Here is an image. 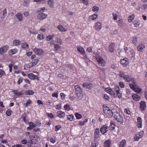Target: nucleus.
<instances>
[{"label": "nucleus", "instance_id": "2f4dec72", "mask_svg": "<svg viewBox=\"0 0 147 147\" xmlns=\"http://www.w3.org/2000/svg\"><path fill=\"white\" fill-rule=\"evenodd\" d=\"M20 41L18 40H15L13 42V44L14 45L17 46L20 45Z\"/></svg>", "mask_w": 147, "mask_h": 147}, {"label": "nucleus", "instance_id": "58836bf2", "mask_svg": "<svg viewBox=\"0 0 147 147\" xmlns=\"http://www.w3.org/2000/svg\"><path fill=\"white\" fill-rule=\"evenodd\" d=\"M100 133L99 129L98 128H96L94 132V135H99Z\"/></svg>", "mask_w": 147, "mask_h": 147}, {"label": "nucleus", "instance_id": "79ce46f5", "mask_svg": "<svg viewBox=\"0 0 147 147\" xmlns=\"http://www.w3.org/2000/svg\"><path fill=\"white\" fill-rule=\"evenodd\" d=\"M38 39L41 40L43 39L44 38L43 35L41 34H38L37 37Z\"/></svg>", "mask_w": 147, "mask_h": 147}, {"label": "nucleus", "instance_id": "a878e982", "mask_svg": "<svg viewBox=\"0 0 147 147\" xmlns=\"http://www.w3.org/2000/svg\"><path fill=\"white\" fill-rule=\"evenodd\" d=\"M48 4L51 8L54 7V2L53 0H49L48 1Z\"/></svg>", "mask_w": 147, "mask_h": 147}, {"label": "nucleus", "instance_id": "cd10ccee", "mask_svg": "<svg viewBox=\"0 0 147 147\" xmlns=\"http://www.w3.org/2000/svg\"><path fill=\"white\" fill-rule=\"evenodd\" d=\"M111 142L109 140L105 141L104 143L105 147H109L111 144Z\"/></svg>", "mask_w": 147, "mask_h": 147}, {"label": "nucleus", "instance_id": "b1692460", "mask_svg": "<svg viewBox=\"0 0 147 147\" xmlns=\"http://www.w3.org/2000/svg\"><path fill=\"white\" fill-rule=\"evenodd\" d=\"M28 77L30 79L33 80L36 79L37 76L34 75L32 73L29 74L28 75Z\"/></svg>", "mask_w": 147, "mask_h": 147}, {"label": "nucleus", "instance_id": "72a5a7b5", "mask_svg": "<svg viewBox=\"0 0 147 147\" xmlns=\"http://www.w3.org/2000/svg\"><path fill=\"white\" fill-rule=\"evenodd\" d=\"M126 144V141L125 140H123L120 143L119 146L120 147H124Z\"/></svg>", "mask_w": 147, "mask_h": 147}, {"label": "nucleus", "instance_id": "a211bd4d", "mask_svg": "<svg viewBox=\"0 0 147 147\" xmlns=\"http://www.w3.org/2000/svg\"><path fill=\"white\" fill-rule=\"evenodd\" d=\"M57 116L60 118H62L65 115V113L62 111H59L57 112Z\"/></svg>", "mask_w": 147, "mask_h": 147}, {"label": "nucleus", "instance_id": "5fc2aeb1", "mask_svg": "<svg viewBox=\"0 0 147 147\" xmlns=\"http://www.w3.org/2000/svg\"><path fill=\"white\" fill-rule=\"evenodd\" d=\"M113 18L114 20H117V15L116 13H113Z\"/></svg>", "mask_w": 147, "mask_h": 147}, {"label": "nucleus", "instance_id": "412c9836", "mask_svg": "<svg viewBox=\"0 0 147 147\" xmlns=\"http://www.w3.org/2000/svg\"><path fill=\"white\" fill-rule=\"evenodd\" d=\"M115 125L113 121H111L110 122V125L109 127V128L110 130H113L115 129Z\"/></svg>", "mask_w": 147, "mask_h": 147}, {"label": "nucleus", "instance_id": "f8f14e48", "mask_svg": "<svg viewBox=\"0 0 147 147\" xmlns=\"http://www.w3.org/2000/svg\"><path fill=\"white\" fill-rule=\"evenodd\" d=\"M140 109L143 111L144 110L146 107L145 102L144 101H142L140 102Z\"/></svg>", "mask_w": 147, "mask_h": 147}, {"label": "nucleus", "instance_id": "e2e57ef3", "mask_svg": "<svg viewBox=\"0 0 147 147\" xmlns=\"http://www.w3.org/2000/svg\"><path fill=\"white\" fill-rule=\"evenodd\" d=\"M21 143L24 144H27V140L26 139H23L21 141Z\"/></svg>", "mask_w": 147, "mask_h": 147}, {"label": "nucleus", "instance_id": "39448f33", "mask_svg": "<svg viewBox=\"0 0 147 147\" xmlns=\"http://www.w3.org/2000/svg\"><path fill=\"white\" fill-rule=\"evenodd\" d=\"M96 59L99 63L100 66H103L104 64L105 61L101 57L98 56L96 57Z\"/></svg>", "mask_w": 147, "mask_h": 147}, {"label": "nucleus", "instance_id": "6ab92c4d", "mask_svg": "<svg viewBox=\"0 0 147 147\" xmlns=\"http://www.w3.org/2000/svg\"><path fill=\"white\" fill-rule=\"evenodd\" d=\"M115 43H111L109 47V50L111 52H113L115 48Z\"/></svg>", "mask_w": 147, "mask_h": 147}, {"label": "nucleus", "instance_id": "473e14b6", "mask_svg": "<svg viewBox=\"0 0 147 147\" xmlns=\"http://www.w3.org/2000/svg\"><path fill=\"white\" fill-rule=\"evenodd\" d=\"M58 28L59 30L61 32H65L66 30H65L63 27L61 25L58 26L57 27Z\"/></svg>", "mask_w": 147, "mask_h": 147}, {"label": "nucleus", "instance_id": "37998d69", "mask_svg": "<svg viewBox=\"0 0 147 147\" xmlns=\"http://www.w3.org/2000/svg\"><path fill=\"white\" fill-rule=\"evenodd\" d=\"M61 128V125H58L55 126V131H57L58 130L60 129Z\"/></svg>", "mask_w": 147, "mask_h": 147}, {"label": "nucleus", "instance_id": "3c124183", "mask_svg": "<svg viewBox=\"0 0 147 147\" xmlns=\"http://www.w3.org/2000/svg\"><path fill=\"white\" fill-rule=\"evenodd\" d=\"M137 38L136 37H134L133 38L132 42L135 45L136 43L137 42Z\"/></svg>", "mask_w": 147, "mask_h": 147}, {"label": "nucleus", "instance_id": "aec40b11", "mask_svg": "<svg viewBox=\"0 0 147 147\" xmlns=\"http://www.w3.org/2000/svg\"><path fill=\"white\" fill-rule=\"evenodd\" d=\"M132 97L133 99L136 101H139L140 99V98L137 94H132Z\"/></svg>", "mask_w": 147, "mask_h": 147}, {"label": "nucleus", "instance_id": "a19ab883", "mask_svg": "<svg viewBox=\"0 0 147 147\" xmlns=\"http://www.w3.org/2000/svg\"><path fill=\"white\" fill-rule=\"evenodd\" d=\"M75 116L77 119H80L82 117V115L78 113H75Z\"/></svg>", "mask_w": 147, "mask_h": 147}, {"label": "nucleus", "instance_id": "1a4fd4ad", "mask_svg": "<svg viewBox=\"0 0 147 147\" xmlns=\"http://www.w3.org/2000/svg\"><path fill=\"white\" fill-rule=\"evenodd\" d=\"M120 63L123 67H126L128 63V62L127 61V58H124L123 59L121 60Z\"/></svg>", "mask_w": 147, "mask_h": 147}, {"label": "nucleus", "instance_id": "c756f323", "mask_svg": "<svg viewBox=\"0 0 147 147\" xmlns=\"http://www.w3.org/2000/svg\"><path fill=\"white\" fill-rule=\"evenodd\" d=\"M17 51L15 49H13L10 50V51L9 52V55H12L15 54L17 52Z\"/></svg>", "mask_w": 147, "mask_h": 147}, {"label": "nucleus", "instance_id": "4be33fe9", "mask_svg": "<svg viewBox=\"0 0 147 147\" xmlns=\"http://www.w3.org/2000/svg\"><path fill=\"white\" fill-rule=\"evenodd\" d=\"M15 16L18 19L19 21H22L23 20L22 15V14L20 12H19L16 14Z\"/></svg>", "mask_w": 147, "mask_h": 147}, {"label": "nucleus", "instance_id": "c85d7f7f", "mask_svg": "<svg viewBox=\"0 0 147 147\" xmlns=\"http://www.w3.org/2000/svg\"><path fill=\"white\" fill-rule=\"evenodd\" d=\"M102 24H101L100 22H98L97 23L95 27V29H98L99 30H100L101 28Z\"/></svg>", "mask_w": 147, "mask_h": 147}, {"label": "nucleus", "instance_id": "bf43d9fd", "mask_svg": "<svg viewBox=\"0 0 147 147\" xmlns=\"http://www.w3.org/2000/svg\"><path fill=\"white\" fill-rule=\"evenodd\" d=\"M33 66H33V65L31 63L26 65V67L28 68H30Z\"/></svg>", "mask_w": 147, "mask_h": 147}, {"label": "nucleus", "instance_id": "a18cd8bd", "mask_svg": "<svg viewBox=\"0 0 147 147\" xmlns=\"http://www.w3.org/2000/svg\"><path fill=\"white\" fill-rule=\"evenodd\" d=\"M67 118L68 120L72 121L73 119L74 116L72 115H69L67 116Z\"/></svg>", "mask_w": 147, "mask_h": 147}, {"label": "nucleus", "instance_id": "2eb2a0df", "mask_svg": "<svg viewBox=\"0 0 147 147\" xmlns=\"http://www.w3.org/2000/svg\"><path fill=\"white\" fill-rule=\"evenodd\" d=\"M115 118L117 120L118 122L120 123L121 124L123 123V118L120 115L118 116L117 117H116Z\"/></svg>", "mask_w": 147, "mask_h": 147}, {"label": "nucleus", "instance_id": "4c0bfd02", "mask_svg": "<svg viewBox=\"0 0 147 147\" xmlns=\"http://www.w3.org/2000/svg\"><path fill=\"white\" fill-rule=\"evenodd\" d=\"M26 92L27 94L29 95H33L34 93V92L33 91L31 90L26 91Z\"/></svg>", "mask_w": 147, "mask_h": 147}, {"label": "nucleus", "instance_id": "e433bc0d", "mask_svg": "<svg viewBox=\"0 0 147 147\" xmlns=\"http://www.w3.org/2000/svg\"><path fill=\"white\" fill-rule=\"evenodd\" d=\"M98 16V15L97 14H94L92 16H91L90 17H92L91 19L92 20H94L96 19Z\"/></svg>", "mask_w": 147, "mask_h": 147}, {"label": "nucleus", "instance_id": "de8ad7c7", "mask_svg": "<svg viewBox=\"0 0 147 147\" xmlns=\"http://www.w3.org/2000/svg\"><path fill=\"white\" fill-rule=\"evenodd\" d=\"M4 75H5V72L2 69H0V78Z\"/></svg>", "mask_w": 147, "mask_h": 147}, {"label": "nucleus", "instance_id": "680f3d73", "mask_svg": "<svg viewBox=\"0 0 147 147\" xmlns=\"http://www.w3.org/2000/svg\"><path fill=\"white\" fill-rule=\"evenodd\" d=\"M134 19V18L133 17H131V16H129L128 18V22H131Z\"/></svg>", "mask_w": 147, "mask_h": 147}, {"label": "nucleus", "instance_id": "864d4df0", "mask_svg": "<svg viewBox=\"0 0 147 147\" xmlns=\"http://www.w3.org/2000/svg\"><path fill=\"white\" fill-rule=\"evenodd\" d=\"M46 9L45 7H42L39 9L38 11V13L39 12H41L42 11H44Z\"/></svg>", "mask_w": 147, "mask_h": 147}, {"label": "nucleus", "instance_id": "0e129e2a", "mask_svg": "<svg viewBox=\"0 0 147 147\" xmlns=\"http://www.w3.org/2000/svg\"><path fill=\"white\" fill-rule=\"evenodd\" d=\"M55 48L56 49V50L59 49L61 48V46L55 44Z\"/></svg>", "mask_w": 147, "mask_h": 147}, {"label": "nucleus", "instance_id": "4d7b16f0", "mask_svg": "<svg viewBox=\"0 0 147 147\" xmlns=\"http://www.w3.org/2000/svg\"><path fill=\"white\" fill-rule=\"evenodd\" d=\"M124 112L128 115L130 114L131 113L130 111L127 109H124Z\"/></svg>", "mask_w": 147, "mask_h": 147}, {"label": "nucleus", "instance_id": "9d476101", "mask_svg": "<svg viewBox=\"0 0 147 147\" xmlns=\"http://www.w3.org/2000/svg\"><path fill=\"white\" fill-rule=\"evenodd\" d=\"M33 51L39 55H42L44 53L43 51L40 49L35 48L34 49Z\"/></svg>", "mask_w": 147, "mask_h": 147}, {"label": "nucleus", "instance_id": "f257e3e1", "mask_svg": "<svg viewBox=\"0 0 147 147\" xmlns=\"http://www.w3.org/2000/svg\"><path fill=\"white\" fill-rule=\"evenodd\" d=\"M75 92L76 95L77 96L78 100H81L83 97V92L82 89L78 85L75 86Z\"/></svg>", "mask_w": 147, "mask_h": 147}, {"label": "nucleus", "instance_id": "7c9ffc66", "mask_svg": "<svg viewBox=\"0 0 147 147\" xmlns=\"http://www.w3.org/2000/svg\"><path fill=\"white\" fill-rule=\"evenodd\" d=\"M21 47L22 48L26 49L29 47L28 44L26 43L25 42L24 43H22L21 44Z\"/></svg>", "mask_w": 147, "mask_h": 147}, {"label": "nucleus", "instance_id": "c9c22d12", "mask_svg": "<svg viewBox=\"0 0 147 147\" xmlns=\"http://www.w3.org/2000/svg\"><path fill=\"white\" fill-rule=\"evenodd\" d=\"M98 145V142L97 141H94L92 143L90 147H96Z\"/></svg>", "mask_w": 147, "mask_h": 147}, {"label": "nucleus", "instance_id": "bb28decb", "mask_svg": "<svg viewBox=\"0 0 147 147\" xmlns=\"http://www.w3.org/2000/svg\"><path fill=\"white\" fill-rule=\"evenodd\" d=\"M145 47L144 45L143 44H139L137 47L138 50L140 51H142L143 49Z\"/></svg>", "mask_w": 147, "mask_h": 147}, {"label": "nucleus", "instance_id": "f3484780", "mask_svg": "<svg viewBox=\"0 0 147 147\" xmlns=\"http://www.w3.org/2000/svg\"><path fill=\"white\" fill-rule=\"evenodd\" d=\"M77 50L78 51H79L81 52L82 54H83V56L85 57H86V55L85 53V51L84 49L82 47H78L77 48Z\"/></svg>", "mask_w": 147, "mask_h": 147}, {"label": "nucleus", "instance_id": "dca6fc26", "mask_svg": "<svg viewBox=\"0 0 147 147\" xmlns=\"http://www.w3.org/2000/svg\"><path fill=\"white\" fill-rule=\"evenodd\" d=\"M142 121L141 118L138 117L137 118V126L138 128H141Z\"/></svg>", "mask_w": 147, "mask_h": 147}, {"label": "nucleus", "instance_id": "20e7f679", "mask_svg": "<svg viewBox=\"0 0 147 147\" xmlns=\"http://www.w3.org/2000/svg\"><path fill=\"white\" fill-rule=\"evenodd\" d=\"M30 140L32 142L33 144H35L38 142V140L39 138V137L35 134H34L32 135L29 136Z\"/></svg>", "mask_w": 147, "mask_h": 147}, {"label": "nucleus", "instance_id": "393cba45", "mask_svg": "<svg viewBox=\"0 0 147 147\" xmlns=\"http://www.w3.org/2000/svg\"><path fill=\"white\" fill-rule=\"evenodd\" d=\"M105 91L107 93H109L112 96L114 90H113L111 88H105Z\"/></svg>", "mask_w": 147, "mask_h": 147}, {"label": "nucleus", "instance_id": "f03ea898", "mask_svg": "<svg viewBox=\"0 0 147 147\" xmlns=\"http://www.w3.org/2000/svg\"><path fill=\"white\" fill-rule=\"evenodd\" d=\"M105 105H103L104 113L106 114V116L109 118H110L113 116V112L112 110H111L109 107L107 106H105Z\"/></svg>", "mask_w": 147, "mask_h": 147}, {"label": "nucleus", "instance_id": "69168bd1", "mask_svg": "<svg viewBox=\"0 0 147 147\" xmlns=\"http://www.w3.org/2000/svg\"><path fill=\"white\" fill-rule=\"evenodd\" d=\"M119 86L120 87L122 88L124 87V85L123 83L122 82H119Z\"/></svg>", "mask_w": 147, "mask_h": 147}, {"label": "nucleus", "instance_id": "c03bdc74", "mask_svg": "<svg viewBox=\"0 0 147 147\" xmlns=\"http://www.w3.org/2000/svg\"><path fill=\"white\" fill-rule=\"evenodd\" d=\"M119 75L120 77L123 78H124L126 76L125 75V73L124 72H121V71H120Z\"/></svg>", "mask_w": 147, "mask_h": 147}, {"label": "nucleus", "instance_id": "052dcab7", "mask_svg": "<svg viewBox=\"0 0 147 147\" xmlns=\"http://www.w3.org/2000/svg\"><path fill=\"white\" fill-rule=\"evenodd\" d=\"M53 37V36L52 35H49L47 36L46 37L47 40L48 41H50L52 38Z\"/></svg>", "mask_w": 147, "mask_h": 147}, {"label": "nucleus", "instance_id": "6e6552de", "mask_svg": "<svg viewBox=\"0 0 147 147\" xmlns=\"http://www.w3.org/2000/svg\"><path fill=\"white\" fill-rule=\"evenodd\" d=\"M108 127L106 125L103 126L100 129V131L102 134H104L108 131Z\"/></svg>", "mask_w": 147, "mask_h": 147}, {"label": "nucleus", "instance_id": "7ed1b4c3", "mask_svg": "<svg viewBox=\"0 0 147 147\" xmlns=\"http://www.w3.org/2000/svg\"><path fill=\"white\" fill-rule=\"evenodd\" d=\"M115 90L116 94L114 91L112 96L114 97H118L121 98L122 97V94L120 92V89L119 86H115Z\"/></svg>", "mask_w": 147, "mask_h": 147}, {"label": "nucleus", "instance_id": "49530a36", "mask_svg": "<svg viewBox=\"0 0 147 147\" xmlns=\"http://www.w3.org/2000/svg\"><path fill=\"white\" fill-rule=\"evenodd\" d=\"M134 91L137 93H139L141 92V90L140 88H134Z\"/></svg>", "mask_w": 147, "mask_h": 147}, {"label": "nucleus", "instance_id": "338daca9", "mask_svg": "<svg viewBox=\"0 0 147 147\" xmlns=\"http://www.w3.org/2000/svg\"><path fill=\"white\" fill-rule=\"evenodd\" d=\"M24 15L26 17H27L29 15V13L28 12L25 11L24 12Z\"/></svg>", "mask_w": 147, "mask_h": 147}, {"label": "nucleus", "instance_id": "423d86ee", "mask_svg": "<svg viewBox=\"0 0 147 147\" xmlns=\"http://www.w3.org/2000/svg\"><path fill=\"white\" fill-rule=\"evenodd\" d=\"M8 46L7 45L3 46L0 48V54L3 55L7 51Z\"/></svg>", "mask_w": 147, "mask_h": 147}, {"label": "nucleus", "instance_id": "8fccbe9b", "mask_svg": "<svg viewBox=\"0 0 147 147\" xmlns=\"http://www.w3.org/2000/svg\"><path fill=\"white\" fill-rule=\"evenodd\" d=\"M46 115L49 117L53 119L54 118V116L52 113H47Z\"/></svg>", "mask_w": 147, "mask_h": 147}, {"label": "nucleus", "instance_id": "ddd939ff", "mask_svg": "<svg viewBox=\"0 0 147 147\" xmlns=\"http://www.w3.org/2000/svg\"><path fill=\"white\" fill-rule=\"evenodd\" d=\"M7 15L6 9L5 8L4 10L0 13V18L1 19L4 18Z\"/></svg>", "mask_w": 147, "mask_h": 147}, {"label": "nucleus", "instance_id": "774afa93", "mask_svg": "<svg viewBox=\"0 0 147 147\" xmlns=\"http://www.w3.org/2000/svg\"><path fill=\"white\" fill-rule=\"evenodd\" d=\"M61 105L60 104H59L57 105L55 107L56 109L58 110H60L61 109Z\"/></svg>", "mask_w": 147, "mask_h": 147}, {"label": "nucleus", "instance_id": "6e6d98bb", "mask_svg": "<svg viewBox=\"0 0 147 147\" xmlns=\"http://www.w3.org/2000/svg\"><path fill=\"white\" fill-rule=\"evenodd\" d=\"M29 125L30 127H32V128H33L34 127L36 126V125H34V124L32 122H30L29 123Z\"/></svg>", "mask_w": 147, "mask_h": 147}, {"label": "nucleus", "instance_id": "4468645a", "mask_svg": "<svg viewBox=\"0 0 147 147\" xmlns=\"http://www.w3.org/2000/svg\"><path fill=\"white\" fill-rule=\"evenodd\" d=\"M112 112H113V116L114 117V118L116 117H117L119 115H120L119 113V111L116 110L115 109H112Z\"/></svg>", "mask_w": 147, "mask_h": 147}, {"label": "nucleus", "instance_id": "9b49d317", "mask_svg": "<svg viewBox=\"0 0 147 147\" xmlns=\"http://www.w3.org/2000/svg\"><path fill=\"white\" fill-rule=\"evenodd\" d=\"M47 16V15L46 14H44L42 12H40L38 13V19L40 20H43L46 18Z\"/></svg>", "mask_w": 147, "mask_h": 147}, {"label": "nucleus", "instance_id": "0eeeda50", "mask_svg": "<svg viewBox=\"0 0 147 147\" xmlns=\"http://www.w3.org/2000/svg\"><path fill=\"white\" fill-rule=\"evenodd\" d=\"M82 86L86 89L89 90L91 89L93 87L92 84L90 83H84Z\"/></svg>", "mask_w": 147, "mask_h": 147}, {"label": "nucleus", "instance_id": "09e8293b", "mask_svg": "<svg viewBox=\"0 0 147 147\" xmlns=\"http://www.w3.org/2000/svg\"><path fill=\"white\" fill-rule=\"evenodd\" d=\"M11 111L10 110L8 109L6 112V114L7 116H9L11 115Z\"/></svg>", "mask_w": 147, "mask_h": 147}, {"label": "nucleus", "instance_id": "ea45409f", "mask_svg": "<svg viewBox=\"0 0 147 147\" xmlns=\"http://www.w3.org/2000/svg\"><path fill=\"white\" fill-rule=\"evenodd\" d=\"M124 79L127 82H129L130 80V78L129 76H126L124 78Z\"/></svg>", "mask_w": 147, "mask_h": 147}, {"label": "nucleus", "instance_id": "f704fd0d", "mask_svg": "<svg viewBox=\"0 0 147 147\" xmlns=\"http://www.w3.org/2000/svg\"><path fill=\"white\" fill-rule=\"evenodd\" d=\"M92 9L94 12L97 13L99 10V8L96 6H94L93 7Z\"/></svg>", "mask_w": 147, "mask_h": 147}, {"label": "nucleus", "instance_id": "603ef678", "mask_svg": "<svg viewBox=\"0 0 147 147\" xmlns=\"http://www.w3.org/2000/svg\"><path fill=\"white\" fill-rule=\"evenodd\" d=\"M23 78L22 77H20L19 79H18V80L17 81V84H20L22 82Z\"/></svg>", "mask_w": 147, "mask_h": 147}, {"label": "nucleus", "instance_id": "5701e85b", "mask_svg": "<svg viewBox=\"0 0 147 147\" xmlns=\"http://www.w3.org/2000/svg\"><path fill=\"white\" fill-rule=\"evenodd\" d=\"M39 61V59L38 58H36L35 59H33L32 60L31 63L33 65V66H35L38 63Z\"/></svg>", "mask_w": 147, "mask_h": 147}, {"label": "nucleus", "instance_id": "13d9d810", "mask_svg": "<svg viewBox=\"0 0 147 147\" xmlns=\"http://www.w3.org/2000/svg\"><path fill=\"white\" fill-rule=\"evenodd\" d=\"M13 66V65L12 63H11V64H9V65L8 66L9 68V71L10 72H11L12 70V67Z\"/></svg>", "mask_w": 147, "mask_h": 147}]
</instances>
